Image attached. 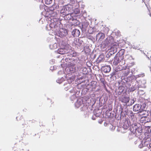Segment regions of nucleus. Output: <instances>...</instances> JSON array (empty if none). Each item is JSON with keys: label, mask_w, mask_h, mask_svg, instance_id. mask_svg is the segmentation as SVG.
Here are the masks:
<instances>
[{"label": "nucleus", "mask_w": 151, "mask_h": 151, "mask_svg": "<svg viewBox=\"0 0 151 151\" xmlns=\"http://www.w3.org/2000/svg\"><path fill=\"white\" fill-rule=\"evenodd\" d=\"M59 44L60 48L58 50V53L62 55L65 54V58L64 57L63 60H65L66 62L71 64L73 57L77 55L76 53L72 50L70 52V46L65 42L62 41Z\"/></svg>", "instance_id": "1"}, {"label": "nucleus", "mask_w": 151, "mask_h": 151, "mask_svg": "<svg viewBox=\"0 0 151 151\" xmlns=\"http://www.w3.org/2000/svg\"><path fill=\"white\" fill-rule=\"evenodd\" d=\"M51 23L50 24V30L54 32L55 35L61 37H64L68 34L67 30L64 29H60L61 25L60 21L58 19L53 18L51 21Z\"/></svg>", "instance_id": "2"}, {"label": "nucleus", "mask_w": 151, "mask_h": 151, "mask_svg": "<svg viewBox=\"0 0 151 151\" xmlns=\"http://www.w3.org/2000/svg\"><path fill=\"white\" fill-rule=\"evenodd\" d=\"M131 132H132V134H133V137H135L136 134L138 133H140L142 131V127L141 125L136 123H132L130 128Z\"/></svg>", "instance_id": "3"}, {"label": "nucleus", "mask_w": 151, "mask_h": 151, "mask_svg": "<svg viewBox=\"0 0 151 151\" xmlns=\"http://www.w3.org/2000/svg\"><path fill=\"white\" fill-rule=\"evenodd\" d=\"M80 66H75L74 65H71L70 66L66 68L65 70L69 71L68 73H67L66 75V77H68L69 75H73L75 74L78 75V72L80 69Z\"/></svg>", "instance_id": "4"}, {"label": "nucleus", "mask_w": 151, "mask_h": 151, "mask_svg": "<svg viewBox=\"0 0 151 151\" xmlns=\"http://www.w3.org/2000/svg\"><path fill=\"white\" fill-rule=\"evenodd\" d=\"M142 76L141 75H139L137 76V77L136 78V80L138 84V86L139 88H145L146 86V81L142 78L140 79H139V78Z\"/></svg>", "instance_id": "5"}, {"label": "nucleus", "mask_w": 151, "mask_h": 151, "mask_svg": "<svg viewBox=\"0 0 151 151\" xmlns=\"http://www.w3.org/2000/svg\"><path fill=\"white\" fill-rule=\"evenodd\" d=\"M72 9V7L71 6L68 5L63 6L61 10L60 13L62 15L68 14Z\"/></svg>", "instance_id": "6"}, {"label": "nucleus", "mask_w": 151, "mask_h": 151, "mask_svg": "<svg viewBox=\"0 0 151 151\" xmlns=\"http://www.w3.org/2000/svg\"><path fill=\"white\" fill-rule=\"evenodd\" d=\"M103 44L105 46H109L114 44V39L112 36L108 37L104 41Z\"/></svg>", "instance_id": "7"}, {"label": "nucleus", "mask_w": 151, "mask_h": 151, "mask_svg": "<svg viewBox=\"0 0 151 151\" xmlns=\"http://www.w3.org/2000/svg\"><path fill=\"white\" fill-rule=\"evenodd\" d=\"M75 106L77 108L81 107V108L82 109V110H84L85 108L86 107L84 104L82 99H81L77 100L75 103Z\"/></svg>", "instance_id": "8"}, {"label": "nucleus", "mask_w": 151, "mask_h": 151, "mask_svg": "<svg viewBox=\"0 0 151 151\" xmlns=\"http://www.w3.org/2000/svg\"><path fill=\"white\" fill-rule=\"evenodd\" d=\"M123 68L121 65L118 66L115 68L114 70L112 73L111 75L112 76L116 77V76L119 73V72L123 70Z\"/></svg>", "instance_id": "9"}, {"label": "nucleus", "mask_w": 151, "mask_h": 151, "mask_svg": "<svg viewBox=\"0 0 151 151\" xmlns=\"http://www.w3.org/2000/svg\"><path fill=\"white\" fill-rule=\"evenodd\" d=\"M89 23L87 22H82V27L81 29L82 32L84 33L86 31H88L89 33L90 32V31H91V29H89Z\"/></svg>", "instance_id": "10"}, {"label": "nucleus", "mask_w": 151, "mask_h": 151, "mask_svg": "<svg viewBox=\"0 0 151 151\" xmlns=\"http://www.w3.org/2000/svg\"><path fill=\"white\" fill-rule=\"evenodd\" d=\"M120 63H121L122 64H123V57H119L118 56H115L113 62V65H116Z\"/></svg>", "instance_id": "11"}, {"label": "nucleus", "mask_w": 151, "mask_h": 151, "mask_svg": "<svg viewBox=\"0 0 151 151\" xmlns=\"http://www.w3.org/2000/svg\"><path fill=\"white\" fill-rule=\"evenodd\" d=\"M77 76L78 75H77V74H75L72 75H69V76H68V77H66L65 76V78H67V81L68 83L70 84L73 82H74L75 79V77Z\"/></svg>", "instance_id": "12"}, {"label": "nucleus", "mask_w": 151, "mask_h": 151, "mask_svg": "<svg viewBox=\"0 0 151 151\" xmlns=\"http://www.w3.org/2000/svg\"><path fill=\"white\" fill-rule=\"evenodd\" d=\"M119 100L120 101H121L122 103L127 104L129 101V98L127 96H122L119 97Z\"/></svg>", "instance_id": "13"}, {"label": "nucleus", "mask_w": 151, "mask_h": 151, "mask_svg": "<svg viewBox=\"0 0 151 151\" xmlns=\"http://www.w3.org/2000/svg\"><path fill=\"white\" fill-rule=\"evenodd\" d=\"M73 57L71 64H73L75 66H80V65L78 64L80 63V60L78 58L75 57Z\"/></svg>", "instance_id": "14"}, {"label": "nucleus", "mask_w": 151, "mask_h": 151, "mask_svg": "<svg viewBox=\"0 0 151 151\" xmlns=\"http://www.w3.org/2000/svg\"><path fill=\"white\" fill-rule=\"evenodd\" d=\"M142 105L140 104H136L133 107V110L135 111H138V112H141Z\"/></svg>", "instance_id": "15"}, {"label": "nucleus", "mask_w": 151, "mask_h": 151, "mask_svg": "<svg viewBox=\"0 0 151 151\" xmlns=\"http://www.w3.org/2000/svg\"><path fill=\"white\" fill-rule=\"evenodd\" d=\"M105 36L104 33L100 32L96 35V40H98V41H101L104 39Z\"/></svg>", "instance_id": "16"}, {"label": "nucleus", "mask_w": 151, "mask_h": 151, "mask_svg": "<svg viewBox=\"0 0 151 151\" xmlns=\"http://www.w3.org/2000/svg\"><path fill=\"white\" fill-rule=\"evenodd\" d=\"M132 124L129 121L125 120L123 124L122 128L124 129H127L129 126H131Z\"/></svg>", "instance_id": "17"}, {"label": "nucleus", "mask_w": 151, "mask_h": 151, "mask_svg": "<svg viewBox=\"0 0 151 151\" xmlns=\"http://www.w3.org/2000/svg\"><path fill=\"white\" fill-rule=\"evenodd\" d=\"M91 87V91H95L97 86V82L95 81H92L90 83Z\"/></svg>", "instance_id": "18"}, {"label": "nucleus", "mask_w": 151, "mask_h": 151, "mask_svg": "<svg viewBox=\"0 0 151 151\" xmlns=\"http://www.w3.org/2000/svg\"><path fill=\"white\" fill-rule=\"evenodd\" d=\"M102 70L105 73H108L111 70V67L110 65H106L102 67Z\"/></svg>", "instance_id": "19"}, {"label": "nucleus", "mask_w": 151, "mask_h": 151, "mask_svg": "<svg viewBox=\"0 0 151 151\" xmlns=\"http://www.w3.org/2000/svg\"><path fill=\"white\" fill-rule=\"evenodd\" d=\"M72 34L74 37H78L80 35V32L78 29H75L72 32Z\"/></svg>", "instance_id": "20"}, {"label": "nucleus", "mask_w": 151, "mask_h": 151, "mask_svg": "<svg viewBox=\"0 0 151 151\" xmlns=\"http://www.w3.org/2000/svg\"><path fill=\"white\" fill-rule=\"evenodd\" d=\"M118 94L119 95L124 94L125 92V90L124 87L123 86H120L119 87Z\"/></svg>", "instance_id": "21"}, {"label": "nucleus", "mask_w": 151, "mask_h": 151, "mask_svg": "<svg viewBox=\"0 0 151 151\" xmlns=\"http://www.w3.org/2000/svg\"><path fill=\"white\" fill-rule=\"evenodd\" d=\"M72 88V89L70 90V92L71 93H73V95H72V96L70 97V99L72 101H73L76 98V96L74 95V94L76 93L75 91L76 88Z\"/></svg>", "instance_id": "22"}, {"label": "nucleus", "mask_w": 151, "mask_h": 151, "mask_svg": "<svg viewBox=\"0 0 151 151\" xmlns=\"http://www.w3.org/2000/svg\"><path fill=\"white\" fill-rule=\"evenodd\" d=\"M134 114L133 113L132 111H129L127 112V115L130 118L132 121H133Z\"/></svg>", "instance_id": "23"}, {"label": "nucleus", "mask_w": 151, "mask_h": 151, "mask_svg": "<svg viewBox=\"0 0 151 151\" xmlns=\"http://www.w3.org/2000/svg\"><path fill=\"white\" fill-rule=\"evenodd\" d=\"M104 60V55L102 53L100 54L97 58V62L98 63H100L101 62L103 61Z\"/></svg>", "instance_id": "24"}, {"label": "nucleus", "mask_w": 151, "mask_h": 151, "mask_svg": "<svg viewBox=\"0 0 151 151\" xmlns=\"http://www.w3.org/2000/svg\"><path fill=\"white\" fill-rule=\"evenodd\" d=\"M125 52V50L124 49H121L118 52L117 54V56H118L119 57H122L123 59H124V55Z\"/></svg>", "instance_id": "25"}, {"label": "nucleus", "mask_w": 151, "mask_h": 151, "mask_svg": "<svg viewBox=\"0 0 151 151\" xmlns=\"http://www.w3.org/2000/svg\"><path fill=\"white\" fill-rule=\"evenodd\" d=\"M139 144V147L141 148H142L143 147L145 146H147V140H145V141L143 142L142 141H141L140 143Z\"/></svg>", "instance_id": "26"}, {"label": "nucleus", "mask_w": 151, "mask_h": 151, "mask_svg": "<svg viewBox=\"0 0 151 151\" xmlns=\"http://www.w3.org/2000/svg\"><path fill=\"white\" fill-rule=\"evenodd\" d=\"M91 28L92 30V31L91 32V31H90V32L89 33L91 34H93V32H98L99 31L98 25L97 24H96L93 27Z\"/></svg>", "instance_id": "27"}, {"label": "nucleus", "mask_w": 151, "mask_h": 151, "mask_svg": "<svg viewBox=\"0 0 151 151\" xmlns=\"http://www.w3.org/2000/svg\"><path fill=\"white\" fill-rule=\"evenodd\" d=\"M111 46V47L110 50H111L113 52L116 53L117 51V47L118 46L116 44H114Z\"/></svg>", "instance_id": "28"}, {"label": "nucleus", "mask_w": 151, "mask_h": 151, "mask_svg": "<svg viewBox=\"0 0 151 151\" xmlns=\"http://www.w3.org/2000/svg\"><path fill=\"white\" fill-rule=\"evenodd\" d=\"M91 87L90 85V83L89 84L87 85L85 88H84L83 90H82V91H84V93H86V92L88 91L89 90L91 91Z\"/></svg>", "instance_id": "29"}, {"label": "nucleus", "mask_w": 151, "mask_h": 151, "mask_svg": "<svg viewBox=\"0 0 151 151\" xmlns=\"http://www.w3.org/2000/svg\"><path fill=\"white\" fill-rule=\"evenodd\" d=\"M146 140H147V141H148V142H147V147L150 150V151H151V138H147L146 139Z\"/></svg>", "instance_id": "30"}, {"label": "nucleus", "mask_w": 151, "mask_h": 151, "mask_svg": "<svg viewBox=\"0 0 151 151\" xmlns=\"http://www.w3.org/2000/svg\"><path fill=\"white\" fill-rule=\"evenodd\" d=\"M64 18L67 20H69L71 19L72 16L70 14V13H69L68 14H65L64 15Z\"/></svg>", "instance_id": "31"}, {"label": "nucleus", "mask_w": 151, "mask_h": 151, "mask_svg": "<svg viewBox=\"0 0 151 151\" xmlns=\"http://www.w3.org/2000/svg\"><path fill=\"white\" fill-rule=\"evenodd\" d=\"M64 86L65 87L64 89L65 91H67L69 89H71L72 88L71 87L70 84L68 83L64 84Z\"/></svg>", "instance_id": "32"}, {"label": "nucleus", "mask_w": 151, "mask_h": 151, "mask_svg": "<svg viewBox=\"0 0 151 151\" xmlns=\"http://www.w3.org/2000/svg\"><path fill=\"white\" fill-rule=\"evenodd\" d=\"M64 86L65 87L64 89L65 91H67L69 89H71L72 88L71 87L70 84L68 83L64 84Z\"/></svg>", "instance_id": "33"}, {"label": "nucleus", "mask_w": 151, "mask_h": 151, "mask_svg": "<svg viewBox=\"0 0 151 151\" xmlns=\"http://www.w3.org/2000/svg\"><path fill=\"white\" fill-rule=\"evenodd\" d=\"M49 47L51 49H56L57 47V44L56 43H55L53 44L50 45H49Z\"/></svg>", "instance_id": "34"}, {"label": "nucleus", "mask_w": 151, "mask_h": 151, "mask_svg": "<svg viewBox=\"0 0 151 151\" xmlns=\"http://www.w3.org/2000/svg\"><path fill=\"white\" fill-rule=\"evenodd\" d=\"M64 80V78L62 76V77L60 78H58V79L56 80V82L57 83L59 84H60Z\"/></svg>", "instance_id": "35"}, {"label": "nucleus", "mask_w": 151, "mask_h": 151, "mask_svg": "<svg viewBox=\"0 0 151 151\" xmlns=\"http://www.w3.org/2000/svg\"><path fill=\"white\" fill-rule=\"evenodd\" d=\"M138 88H139L138 87V85H135L134 86H132V87H131L130 89V91L133 92V91L136 90Z\"/></svg>", "instance_id": "36"}, {"label": "nucleus", "mask_w": 151, "mask_h": 151, "mask_svg": "<svg viewBox=\"0 0 151 151\" xmlns=\"http://www.w3.org/2000/svg\"><path fill=\"white\" fill-rule=\"evenodd\" d=\"M147 119V117H142L140 119V120L141 121H142V122H144V123L145 122H147L148 121L147 120H146V119Z\"/></svg>", "instance_id": "37"}, {"label": "nucleus", "mask_w": 151, "mask_h": 151, "mask_svg": "<svg viewBox=\"0 0 151 151\" xmlns=\"http://www.w3.org/2000/svg\"><path fill=\"white\" fill-rule=\"evenodd\" d=\"M130 58V55H125V58L124 59H123V64L125 63V61L126 60H127L129 58Z\"/></svg>", "instance_id": "38"}, {"label": "nucleus", "mask_w": 151, "mask_h": 151, "mask_svg": "<svg viewBox=\"0 0 151 151\" xmlns=\"http://www.w3.org/2000/svg\"><path fill=\"white\" fill-rule=\"evenodd\" d=\"M70 20H71L72 21H74V23L75 24H78L79 23V22H77V20L76 19H75L72 16L71 18V19H70Z\"/></svg>", "instance_id": "39"}, {"label": "nucleus", "mask_w": 151, "mask_h": 151, "mask_svg": "<svg viewBox=\"0 0 151 151\" xmlns=\"http://www.w3.org/2000/svg\"><path fill=\"white\" fill-rule=\"evenodd\" d=\"M53 0H45V3L46 4H50L52 3Z\"/></svg>", "instance_id": "40"}, {"label": "nucleus", "mask_w": 151, "mask_h": 151, "mask_svg": "<svg viewBox=\"0 0 151 151\" xmlns=\"http://www.w3.org/2000/svg\"><path fill=\"white\" fill-rule=\"evenodd\" d=\"M132 132H131V133H129L128 136V138L129 140L133 138L134 137H133V134H132Z\"/></svg>", "instance_id": "41"}, {"label": "nucleus", "mask_w": 151, "mask_h": 151, "mask_svg": "<svg viewBox=\"0 0 151 151\" xmlns=\"http://www.w3.org/2000/svg\"><path fill=\"white\" fill-rule=\"evenodd\" d=\"M142 107L141 108V112L144 110L145 109V108L146 106V104H142Z\"/></svg>", "instance_id": "42"}, {"label": "nucleus", "mask_w": 151, "mask_h": 151, "mask_svg": "<svg viewBox=\"0 0 151 151\" xmlns=\"http://www.w3.org/2000/svg\"><path fill=\"white\" fill-rule=\"evenodd\" d=\"M74 12L75 14H78L79 13L80 10L78 8L76 9H75V10L74 11Z\"/></svg>", "instance_id": "43"}, {"label": "nucleus", "mask_w": 151, "mask_h": 151, "mask_svg": "<svg viewBox=\"0 0 151 151\" xmlns=\"http://www.w3.org/2000/svg\"><path fill=\"white\" fill-rule=\"evenodd\" d=\"M142 0L145 3L146 6H147V4L148 3V2L150 0Z\"/></svg>", "instance_id": "44"}, {"label": "nucleus", "mask_w": 151, "mask_h": 151, "mask_svg": "<svg viewBox=\"0 0 151 151\" xmlns=\"http://www.w3.org/2000/svg\"><path fill=\"white\" fill-rule=\"evenodd\" d=\"M64 72L63 71L60 70L58 72V74L59 75L63 74L64 75Z\"/></svg>", "instance_id": "45"}, {"label": "nucleus", "mask_w": 151, "mask_h": 151, "mask_svg": "<svg viewBox=\"0 0 151 151\" xmlns=\"http://www.w3.org/2000/svg\"><path fill=\"white\" fill-rule=\"evenodd\" d=\"M116 35L117 36H119L120 35V31L117 30L116 32H115Z\"/></svg>", "instance_id": "46"}, {"label": "nucleus", "mask_w": 151, "mask_h": 151, "mask_svg": "<svg viewBox=\"0 0 151 151\" xmlns=\"http://www.w3.org/2000/svg\"><path fill=\"white\" fill-rule=\"evenodd\" d=\"M140 142H141V141L139 140H136L134 142V143L135 144H139L140 143Z\"/></svg>", "instance_id": "47"}, {"label": "nucleus", "mask_w": 151, "mask_h": 151, "mask_svg": "<svg viewBox=\"0 0 151 151\" xmlns=\"http://www.w3.org/2000/svg\"><path fill=\"white\" fill-rule=\"evenodd\" d=\"M130 110H128L127 109H126L125 111H124V116H125L126 115H127V112L129 111Z\"/></svg>", "instance_id": "48"}, {"label": "nucleus", "mask_w": 151, "mask_h": 151, "mask_svg": "<svg viewBox=\"0 0 151 151\" xmlns=\"http://www.w3.org/2000/svg\"><path fill=\"white\" fill-rule=\"evenodd\" d=\"M109 54H110V55L111 56L115 53V52H113L111 50L109 52Z\"/></svg>", "instance_id": "49"}, {"label": "nucleus", "mask_w": 151, "mask_h": 151, "mask_svg": "<svg viewBox=\"0 0 151 151\" xmlns=\"http://www.w3.org/2000/svg\"><path fill=\"white\" fill-rule=\"evenodd\" d=\"M81 70L82 71L86 72L87 70V68H81Z\"/></svg>", "instance_id": "50"}, {"label": "nucleus", "mask_w": 151, "mask_h": 151, "mask_svg": "<svg viewBox=\"0 0 151 151\" xmlns=\"http://www.w3.org/2000/svg\"><path fill=\"white\" fill-rule=\"evenodd\" d=\"M105 29L106 30V32H105V33L107 32L109 30L108 28H107L106 29V28H105L104 27H103V30H104V31H105L104 30Z\"/></svg>", "instance_id": "51"}, {"label": "nucleus", "mask_w": 151, "mask_h": 151, "mask_svg": "<svg viewBox=\"0 0 151 151\" xmlns=\"http://www.w3.org/2000/svg\"><path fill=\"white\" fill-rule=\"evenodd\" d=\"M122 114H123V111H121V113H120L121 115H120V119L121 118V117H122H122H124L123 115Z\"/></svg>", "instance_id": "52"}, {"label": "nucleus", "mask_w": 151, "mask_h": 151, "mask_svg": "<svg viewBox=\"0 0 151 151\" xmlns=\"http://www.w3.org/2000/svg\"><path fill=\"white\" fill-rule=\"evenodd\" d=\"M111 56V55H110V54H109V53L108 52L106 55V56L107 58H109Z\"/></svg>", "instance_id": "53"}, {"label": "nucleus", "mask_w": 151, "mask_h": 151, "mask_svg": "<svg viewBox=\"0 0 151 151\" xmlns=\"http://www.w3.org/2000/svg\"><path fill=\"white\" fill-rule=\"evenodd\" d=\"M147 8L148 9V10H149V15L150 17H151V12H150V9H149L148 6H147Z\"/></svg>", "instance_id": "54"}, {"label": "nucleus", "mask_w": 151, "mask_h": 151, "mask_svg": "<svg viewBox=\"0 0 151 151\" xmlns=\"http://www.w3.org/2000/svg\"><path fill=\"white\" fill-rule=\"evenodd\" d=\"M80 86H81V85L80 84H79L78 85L76 86V87L77 88H78L80 87Z\"/></svg>", "instance_id": "55"}, {"label": "nucleus", "mask_w": 151, "mask_h": 151, "mask_svg": "<svg viewBox=\"0 0 151 151\" xmlns=\"http://www.w3.org/2000/svg\"><path fill=\"white\" fill-rule=\"evenodd\" d=\"M101 81L103 84H104V81L103 79H102V80H101Z\"/></svg>", "instance_id": "56"}, {"label": "nucleus", "mask_w": 151, "mask_h": 151, "mask_svg": "<svg viewBox=\"0 0 151 151\" xmlns=\"http://www.w3.org/2000/svg\"><path fill=\"white\" fill-rule=\"evenodd\" d=\"M72 1V3L73 4L74 3L75 1L74 0H71Z\"/></svg>", "instance_id": "57"}, {"label": "nucleus", "mask_w": 151, "mask_h": 151, "mask_svg": "<svg viewBox=\"0 0 151 151\" xmlns=\"http://www.w3.org/2000/svg\"><path fill=\"white\" fill-rule=\"evenodd\" d=\"M92 119L93 120H95V119L93 116L92 117Z\"/></svg>", "instance_id": "58"}, {"label": "nucleus", "mask_w": 151, "mask_h": 151, "mask_svg": "<svg viewBox=\"0 0 151 151\" xmlns=\"http://www.w3.org/2000/svg\"><path fill=\"white\" fill-rule=\"evenodd\" d=\"M133 102L132 103L133 104L135 101L134 99H133Z\"/></svg>", "instance_id": "59"}, {"label": "nucleus", "mask_w": 151, "mask_h": 151, "mask_svg": "<svg viewBox=\"0 0 151 151\" xmlns=\"http://www.w3.org/2000/svg\"><path fill=\"white\" fill-rule=\"evenodd\" d=\"M139 90V91H142V90Z\"/></svg>", "instance_id": "60"}, {"label": "nucleus", "mask_w": 151, "mask_h": 151, "mask_svg": "<svg viewBox=\"0 0 151 151\" xmlns=\"http://www.w3.org/2000/svg\"><path fill=\"white\" fill-rule=\"evenodd\" d=\"M147 57L149 59H150V58L149 57Z\"/></svg>", "instance_id": "61"}, {"label": "nucleus", "mask_w": 151, "mask_h": 151, "mask_svg": "<svg viewBox=\"0 0 151 151\" xmlns=\"http://www.w3.org/2000/svg\"><path fill=\"white\" fill-rule=\"evenodd\" d=\"M102 122H99V123H100V124H101V123H102Z\"/></svg>", "instance_id": "62"}, {"label": "nucleus", "mask_w": 151, "mask_h": 151, "mask_svg": "<svg viewBox=\"0 0 151 151\" xmlns=\"http://www.w3.org/2000/svg\"><path fill=\"white\" fill-rule=\"evenodd\" d=\"M150 70L151 71V68H150Z\"/></svg>", "instance_id": "63"}, {"label": "nucleus", "mask_w": 151, "mask_h": 151, "mask_svg": "<svg viewBox=\"0 0 151 151\" xmlns=\"http://www.w3.org/2000/svg\"><path fill=\"white\" fill-rule=\"evenodd\" d=\"M117 118V119H118V120H119V118Z\"/></svg>", "instance_id": "64"}]
</instances>
